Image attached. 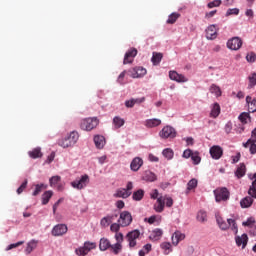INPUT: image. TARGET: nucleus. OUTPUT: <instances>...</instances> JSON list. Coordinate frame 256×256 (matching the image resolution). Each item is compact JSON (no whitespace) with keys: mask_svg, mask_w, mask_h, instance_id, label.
Instances as JSON below:
<instances>
[{"mask_svg":"<svg viewBox=\"0 0 256 256\" xmlns=\"http://www.w3.org/2000/svg\"><path fill=\"white\" fill-rule=\"evenodd\" d=\"M165 204L166 207H173V198L168 197L167 195H160L153 206L154 211L156 213H163L165 211Z\"/></svg>","mask_w":256,"mask_h":256,"instance_id":"f257e3e1","label":"nucleus"},{"mask_svg":"<svg viewBox=\"0 0 256 256\" xmlns=\"http://www.w3.org/2000/svg\"><path fill=\"white\" fill-rule=\"evenodd\" d=\"M77 141H79V133H77V131H72L64 138L58 140V145L59 147H63V149H68V147H73Z\"/></svg>","mask_w":256,"mask_h":256,"instance_id":"f03ea898","label":"nucleus"},{"mask_svg":"<svg viewBox=\"0 0 256 256\" xmlns=\"http://www.w3.org/2000/svg\"><path fill=\"white\" fill-rule=\"evenodd\" d=\"M216 221L222 231H227V229H229L230 227L235 235H237V233L239 232V229L237 228V222H235L234 219H227V222H225V220H223L221 216H217Z\"/></svg>","mask_w":256,"mask_h":256,"instance_id":"7ed1b4c3","label":"nucleus"},{"mask_svg":"<svg viewBox=\"0 0 256 256\" xmlns=\"http://www.w3.org/2000/svg\"><path fill=\"white\" fill-rule=\"evenodd\" d=\"M99 125L97 117L84 118L80 121L82 131H93Z\"/></svg>","mask_w":256,"mask_h":256,"instance_id":"20e7f679","label":"nucleus"},{"mask_svg":"<svg viewBox=\"0 0 256 256\" xmlns=\"http://www.w3.org/2000/svg\"><path fill=\"white\" fill-rule=\"evenodd\" d=\"M216 203H221V201H228L231 193L225 187H220L214 190Z\"/></svg>","mask_w":256,"mask_h":256,"instance_id":"39448f33","label":"nucleus"},{"mask_svg":"<svg viewBox=\"0 0 256 256\" xmlns=\"http://www.w3.org/2000/svg\"><path fill=\"white\" fill-rule=\"evenodd\" d=\"M161 139H175L177 137V131L172 126H164L159 132Z\"/></svg>","mask_w":256,"mask_h":256,"instance_id":"423d86ee","label":"nucleus"},{"mask_svg":"<svg viewBox=\"0 0 256 256\" xmlns=\"http://www.w3.org/2000/svg\"><path fill=\"white\" fill-rule=\"evenodd\" d=\"M87 185H89V175L87 174H84L80 179H76L71 182V187H73V189H78V191L85 189Z\"/></svg>","mask_w":256,"mask_h":256,"instance_id":"0eeeda50","label":"nucleus"},{"mask_svg":"<svg viewBox=\"0 0 256 256\" xmlns=\"http://www.w3.org/2000/svg\"><path fill=\"white\" fill-rule=\"evenodd\" d=\"M139 237H141V231L137 229L128 232L126 235V240L129 243V247H137V239H139Z\"/></svg>","mask_w":256,"mask_h":256,"instance_id":"6e6552de","label":"nucleus"},{"mask_svg":"<svg viewBox=\"0 0 256 256\" xmlns=\"http://www.w3.org/2000/svg\"><path fill=\"white\" fill-rule=\"evenodd\" d=\"M118 223H120L121 227H129L133 223V216L129 211H123L120 213Z\"/></svg>","mask_w":256,"mask_h":256,"instance_id":"1a4fd4ad","label":"nucleus"},{"mask_svg":"<svg viewBox=\"0 0 256 256\" xmlns=\"http://www.w3.org/2000/svg\"><path fill=\"white\" fill-rule=\"evenodd\" d=\"M243 46V40L239 37H233L227 42L228 49H231V51H239L241 47Z\"/></svg>","mask_w":256,"mask_h":256,"instance_id":"9d476101","label":"nucleus"},{"mask_svg":"<svg viewBox=\"0 0 256 256\" xmlns=\"http://www.w3.org/2000/svg\"><path fill=\"white\" fill-rule=\"evenodd\" d=\"M130 73V77H132V79H139L141 77H145V75H147V69L141 67V66H137L131 70H129Z\"/></svg>","mask_w":256,"mask_h":256,"instance_id":"9b49d317","label":"nucleus"},{"mask_svg":"<svg viewBox=\"0 0 256 256\" xmlns=\"http://www.w3.org/2000/svg\"><path fill=\"white\" fill-rule=\"evenodd\" d=\"M69 231V228L65 224H57L56 226L53 227L52 229V235L54 237H61L65 235Z\"/></svg>","mask_w":256,"mask_h":256,"instance_id":"f8f14e48","label":"nucleus"},{"mask_svg":"<svg viewBox=\"0 0 256 256\" xmlns=\"http://www.w3.org/2000/svg\"><path fill=\"white\" fill-rule=\"evenodd\" d=\"M169 78L171 79V81H176V83H187V81H189V79L185 77V75L179 74L175 70L169 71Z\"/></svg>","mask_w":256,"mask_h":256,"instance_id":"ddd939ff","label":"nucleus"},{"mask_svg":"<svg viewBox=\"0 0 256 256\" xmlns=\"http://www.w3.org/2000/svg\"><path fill=\"white\" fill-rule=\"evenodd\" d=\"M135 57H137V49L136 48L129 49L124 56L123 64L128 65L129 63H133Z\"/></svg>","mask_w":256,"mask_h":256,"instance_id":"4468645a","label":"nucleus"},{"mask_svg":"<svg viewBox=\"0 0 256 256\" xmlns=\"http://www.w3.org/2000/svg\"><path fill=\"white\" fill-rule=\"evenodd\" d=\"M210 155L212 159L219 160L223 157V148L219 145H214L210 148Z\"/></svg>","mask_w":256,"mask_h":256,"instance_id":"2eb2a0df","label":"nucleus"},{"mask_svg":"<svg viewBox=\"0 0 256 256\" xmlns=\"http://www.w3.org/2000/svg\"><path fill=\"white\" fill-rule=\"evenodd\" d=\"M217 25L212 24L206 28V39L209 41H213L214 39H217Z\"/></svg>","mask_w":256,"mask_h":256,"instance_id":"dca6fc26","label":"nucleus"},{"mask_svg":"<svg viewBox=\"0 0 256 256\" xmlns=\"http://www.w3.org/2000/svg\"><path fill=\"white\" fill-rule=\"evenodd\" d=\"M118 215L117 214H112V215H107L103 217L100 220V226L106 229V227H109L115 219H117Z\"/></svg>","mask_w":256,"mask_h":256,"instance_id":"f3484780","label":"nucleus"},{"mask_svg":"<svg viewBox=\"0 0 256 256\" xmlns=\"http://www.w3.org/2000/svg\"><path fill=\"white\" fill-rule=\"evenodd\" d=\"M161 237H163V230H161V228H155L149 235L150 241L153 242L160 241Z\"/></svg>","mask_w":256,"mask_h":256,"instance_id":"a211bd4d","label":"nucleus"},{"mask_svg":"<svg viewBox=\"0 0 256 256\" xmlns=\"http://www.w3.org/2000/svg\"><path fill=\"white\" fill-rule=\"evenodd\" d=\"M185 240V234L181 233V231H176L172 235V244L177 247L181 241Z\"/></svg>","mask_w":256,"mask_h":256,"instance_id":"6ab92c4d","label":"nucleus"},{"mask_svg":"<svg viewBox=\"0 0 256 256\" xmlns=\"http://www.w3.org/2000/svg\"><path fill=\"white\" fill-rule=\"evenodd\" d=\"M235 241L238 247L242 246V249H245V247H247V241H249V237L247 234H242L241 236H237Z\"/></svg>","mask_w":256,"mask_h":256,"instance_id":"aec40b11","label":"nucleus"},{"mask_svg":"<svg viewBox=\"0 0 256 256\" xmlns=\"http://www.w3.org/2000/svg\"><path fill=\"white\" fill-rule=\"evenodd\" d=\"M141 167H143V159L135 157L130 164L131 171H138Z\"/></svg>","mask_w":256,"mask_h":256,"instance_id":"412c9836","label":"nucleus"},{"mask_svg":"<svg viewBox=\"0 0 256 256\" xmlns=\"http://www.w3.org/2000/svg\"><path fill=\"white\" fill-rule=\"evenodd\" d=\"M144 125L148 129H153V127H159V125H161V119H157V118L147 119L144 122Z\"/></svg>","mask_w":256,"mask_h":256,"instance_id":"4be33fe9","label":"nucleus"},{"mask_svg":"<svg viewBox=\"0 0 256 256\" xmlns=\"http://www.w3.org/2000/svg\"><path fill=\"white\" fill-rule=\"evenodd\" d=\"M246 103L248 105L249 113H255L256 112V99L252 98L251 96H247Z\"/></svg>","mask_w":256,"mask_h":256,"instance_id":"5701e85b","label":"nucleus"},{"mask_svg":"<svg viewBox=\"0 0 256 256\" xmlns=\"http://www.w3.org/2000/svg\"><path fill=\"white\" fill-rule=\"evenodd\" d=\"M221 115V106L219 103H214L211 108L210 117L213 119H217V116Z\"/></svg>","mask_w":256,"mask_h":256,"instance_id":"b1692460","label":"nucleus"},{"mask_svg":"<svg viewBox=\"0 0 256 256\" xmlns=\"http://www.w3.org/2000/svg\"><path fill=\"white\" fill-rule=\"evenodd\" d=\"M28 155L31 159H41L43 157V152H41V148H34L32 151L28 152Z\"/></svg>","mask_w":256,"mask_h":256,"instance_id":"393cba45","label":"nucleus"},{"mask_svg":"<svg viewBox=\"0 0 256 256\" xmlns=\"http://www.w3.org/2000/svg\"><path fill=\"white\" fill-rule=\"evenodd\" d=\"M94 143L97 149H103L105 147V137L101 135L94 136Z\"/></svg>","mask_w":256,"mask_h":256,"instance_id":"a878e982","label":"nucleus"},{"mask_svg":"<svg viewBox=\"0 0 256 256\" xmlns=\"http://www.w3.org/2000/svg\"><path fill=\"white\" fill-rule=\"evenodd\" d=\"M132 192H128L125 190V188H120L116 191L114 194V197L122 198V199H127L128 197H131Z\"/></svg>","mask_w":256,"mask_h":256,"instance_id":"bb28decb","label":"nucleus"},{"mask_svg":"<svg viewBox=\"0 0 256 256\" xmlns=\"http://www.w3.org/2000/svg\"><path fill=\"white\" fill-rule=\"evenodd\" d=\"M100 251H107V249H111V242L107 238H101L99 243Z\"/></svg>","mask_w":256,"mask_h":256,"instance_id":"cd10ccee","label":"nucleus"},{"mask_svg":"<svg viewBox=\"0 0 256 256\" xmlns=\"http://www.w3.org/2000/svg\"><path fill=\"white\" fill-rule=\"evenodd\" d=\"M242 209H247L253 205V198L251 196H246L240 201Z\"/></svg>","mask_w":256,"mask_h":256,"instance_id":"c85d7f7f","label":"nucleus"},{"mask_svg":"<svg viewBox=\"0 0 256 256\" xmlns=\"http://www.w3.org/2000/svg\"><path fill=\"white\" fill-rule=\"evenodd\" d=\"M245 173H247V168L245 164L241 163L235 171V175L238 179H241V177H245Z\"/></svg>","mask_w":256,"mask_h":256,"instance_id":"c756f323","label":"nucleus"},{"mask_svg":"<svg viewBox=\"0 0 256 256\" xmlns=\"http://www.w3.org/2000/svg\"><path fill=\"white\" fill-rule=\"evenodd\" d=\"M162 59H163V53L153 52L152 58H151L153 65H159Z\"/></svg>","mask_w":256,"mask_h":256,"instance_id":"7c9ffc66","label":"nucleus"},{"mask_svg":"<svg viewBox=\"0 0 256 256\" xmlns=\"http://www.w3.org/2000/svg\"><path fill=\"white\" fill-rule=\"evenodd\" d=\"M113 125H114L115 129H121V127H123V125H125V119H123L119 116H115L113 118Z\"/></svg>","mask_w":256,"mask_h":256,"instance_id":"2f4dec72","label":"nucleus"},{"mask_svg":"<svg viewBox=\"0 0 256 256\" xmlns=\"http://www.w3.org/2000/svg\"><path fill=\"white\" fill-rule=\"evenodd\" d=\"M249 145H250V153H251V155H255V153H256V142H253V139H248V141L246 142V143H244L243 144V146L245 147V148H247V147H249Z\"/></svg>","mask_w":256,"mask_h":256,"instance_id":"473e14b6","label":"nucleus"},{"mask_svg":"<svg viewBox=\"0 0 256 256\" xmlns=\"http://www.w3.org/2000/svg\"><path fill=\"white\" fill-rule=\"evenodd\" d=\"M160 247L163 250L164 255H169V253H171L173 251V248H172L170 242H162L160 244Z\"/></svg>","mask_w":256,"mask_h":256,"instance_id":"72a5a7b5","label":"nucleus"},{"mask_svg":"<svg viewBox=\"0 0 256 256\" xmlns=\"http://www.w3.org/2000/svg\"><path fill=\"white\" fill-rule=\"evenodd\" d=\"M179 17H181V14L173 12L168 16L166 23H168V25H173L177 22V19H179Z\"/></svg>","mask_w":256,"mask_h":256,"instance_id":"f704fd0d","label":"nucleus"},{"mask_svg":"<svg viewBox=\"0 0 256 256\" xmlns=\"http://www.w3.org/2000/svg\"><path fill=\"white\" fill-rule=\"evenodd\" d=\"M51 197H53V191H51V190L45 191L42 194V205H47V203H49Z\"/></svg>","mask_w":256,"mask_h":256,"instance_id":"c9c22d12","label":"nucleus"},{"mask_svg":"<svg viewBox=\"0 0 256 256\" xmlns=\"http://www.w3.org/2000/svg\"><path fill=\"white\" fill-rule=\"evenodd\" d=\"M144 181H149L153 183V181H157V175L151 171H146L143 177Z\"/></svg>","mask_w":256,"mask_h":256,"instance_id":"e433bc0d","label":"nucleus"},{"mask_svg":"<svg viewBox=\"0 0 256 256\" xmlns=\"http://www.w3.org/2000/svg\"><path fill=\"white\" fill-rule=\"evenodd\" d=\"M143 197H145V191L143 189L135 191L132 195L134 201H141Z\"/></svg>","mask_w":256,"mask_h":256,"instance_id":"4c0bfd02","label":"nucleus"},{"mask_svg":"<svg viewBox=\"0 0 256 256\" xmlns=\"http://www.w3.org/2000/svg\"><path fill=\"white\" fill-rule=\"evenodd\" d=\"M248 89H253V87H255L256 85V73L253 72L248 76Z\"/></svg>","mask_w":256,"mask_h":256,"instance_id":"58836bf2","label":"nucleus"},{"mask_svg":"<svg viewBox=\"0 0 256 256\" xmlns=\"http://www.w3.org/2000/svg\"><path fill=\"white\" fill-rule=\"evenodd\" d=\"M121 249H123V246L120 243L110 245V251L111 253H114V255H119V253H121Z\"/></svg>","mask_w":256,"mask_h":256,"instance_id":"ea45409f","label":"nucleus"},{"mask_svg":"<svg viewBox=\"0 0 256 256\" xmlns=\"http://www.w3.org/2000/svg\"><path fill=\"white\" fill-rule=\"evenodd\" d=\"M34 249H37V241L35 240H31L30 242H28L27 247L25 249V252L27 254L31 253Z\"/></svg>","mask_w":256,"mask_h":256,"instance_id":"a19ab883","label":"nucleus"},{"mask_svg":"<svg viewBox=\"0 0 256 256\" xmlns=\"http://www.w3.org/2000/svg\"><path fill=\"white\" fill-rule=\"evenodd\" d=\"M210 93L216 95L217 97H221V88L215 84L210 86Z\"/></svg>","mask_w":256,"mask_h":256,"instance_id":"79ce46f5","label":"nucleus"},{"mask_svg":"<svg viewBox=\"0 0 256 256\" xmlns=\"http://www.w3.org/2000/svg\"><path fill=\"white\" fill-rule=\"evenodd\" d=\"M43 189H47V185L45 184H36L35 185V190L33 192V196L37 197V195H39V193H41V191H43Z\"/></svg>","mask_w":256,"mask_h":256,"instance_id":"37998d69","label":"nucleus"},{"mask_svg":"<svg viewBox=\"0 0 256 256\" xmlns=\"http://www.w3.org/2000/svg\"><path fill=\"white\" fill-rule=\"evenodd\" d=\"M238 119H239V121H241V123L246 124L247 121H249L251 119V116L249 115V113L243 112L239 115Z\"/></svg>","mask_w":256,"mask_h":256,"instance_id":"c03bdc74","label":"nucleus"},{"mask_svg":"<svg viewBox=\"0 0 256 256\" xmlns=\"http://www.w3.org/2000/svg\"><path fill=\"white\" fill-rule=\"evenodd\" d=\"M248 195L256 199V179L252 182L250 189L248 190Z\"/></svg>","mask_w":256,"mask_h":256,"instance_id":"a18cd8bd","label":"nucleus"},{"mask_svg":"<svg viewBox=\"0 0 256 256\" xmlns=\"http://www.w3.org/2000/svg\"><path fill=\"white\" fill-rule=\"evenodd\" d=\"M50 187H55L58 183H61V176H52L49 180Z\"/></svg>","mask_w":256,"mask_h":256,"instance_id":"49530a36","label":"nucleus"},{"mask_svg":"<svg viewBox=\"0 0 256 256\" xmlns=\"http://www.w3.org/2000/svg\"><path fill=\"white\" fill-rule=\"evenodd\" d=\"M76 255L78 256H85V255H89V252L87 251V249L85 248V246L79 247L75 250Z\"/></svg>","mask_w":256,"mask_h":256,"instance_id":"de8ad7c7","label":"nucleus"},{"mask_svg":"<svg viewBox=\"0 0 256 256\" xmlns=\"http://www.w3.org/2000/svg\"><path fill=\"white\" fill-rule=\"evenodd\" d=\"M191 160L194 165H199L201 163V156H199V152H194L191 156Z\"/></svg>","mask_w":256,"mask_h":256,"instance_id":"09e8293b","label":"nucleus"},{"mask_svg":"<svg viewBox=\"0 0 256 256\" xmlns=\"http://www.w3.org/2000/svg\"><path fill=\"white\" fill-rule=\"evenodd\" d=\"M197 219L198 221H200V223H205V221H207V212L205 211L198 212Z\"/></svg>","mask_w":256,"mask_h":256,"instance_id":"8fccbe9b","label":"nucleus"},{"mask_svg":"<svg viewBox=\"0 0 256 256\" xmlns=\"http://www.w3.org/2000/svg\"><path fill=\"white\" fill-rule=\"evenodd\" d=\"M162 155L166 157V159H173V150L171 148H166L163 150Z\"/></svg>","mask_w":256,"mask_h":256,"instance_id":"3c124183","label":"nucleus"},{"mask_svg":"<svg viewBox=\"0 0 256 256\" xmlns=\"http://www.w3.org/2000/svg\"><path fill=\"white\" fill-rule=\"evenodd\" d=\"M197 188V179L193 178L191 179L187 184V190L191 191L193 189Z\"/></svg>","mask_w":256,"mask_h":256,"instance_id":"603ef678","label":"nucleus"},{"mask_svg":"<svg viewBox=\"0 0 256 256\" xmlns=\"http://www.w3.org/2000/svg\"><path fill=\"white\" fill-rule=\"evenodd\" d=\"M84 247L86 248V251L89 253V251H92V249H96L97 244L95 242H85Z\"/></svg>","mask_w":256,"mask_h":256,"instance_id":"864d4df0","label":"nucleus"},{"mask_svg":"<svg viewBox=\"0 0 256 256\" xmlns=\"http://www.w3.org/2000/svg\"><path fill=\"white\" fill-rule=\"evenodd\" d=\"M221 3H222L221 0H214L212 2H209L207 4V7L208 9H213L214 7H221Z\"/></svg>","mask_w":256,"mask_h":256,"instance_id":"5fc2aeb1","label":"nucleus"},{"mask_svg":"<svg viewBox=\"0 0 256 256\" xmlns=\"http://www.w3.org/2000/svg\"><path fill=\"white\" fill-rule=\"evenodd\" d=\"M125 75H127V71L124 70V71L118 76L117 82H118L120 85H125V83H127V81H125Z\"/></svg>","mask_w":256,"mask_h":256,"instance_id":"6e6d98bb","label":"nucleus"},{"mask_svg":"<svg viewBox=\"0 0 256 256\" xmlns=\"http://www.w3.org/2000/svg\"><path fill=\"white\" fill-rule=\"evenodd\" d=\"M119 229H121V223H113L110 226V231H112V233H119Z\"/></svg>","mask_w":256,"mask_h":256,"instance_id":"4d7b16f0","label":"nucleus"},{"mask_svg":"<svg viewBox=\"0 0 256 256\" xmlns=\"http://www.w3.org/2000/svg\"><path fill=\"white\" fill-rule=\"evenodd\" d=\"M246 60L248 61V63H255L256 54L254 52H249L246 56Z\"/></svg>","mask_w":256,"mask_h":256,"instance_id":"13d9d810","label":"nucleus"},{"mask_svg":"<svg viewBox=\"0 0 256 256\" xmlns=\"http://www.w3.org/2000/svg\"><path fill=\"white\" fill-rule=\"evenodd\" d=\"M23 243H25V241H19V242H17V243L10 244V245L7 247V251H11V249H17V247H21V245H23Z\"/></svg>","mask_w":256,"mask_h":256,"instance_id":"bf43d9fd","label":"nucleus"},{"mask_svg":"<svg viewBox=\"0 0 256 256\" xmlns=\"http://www.w3.org/2000/svg\"><path fill=\"white\" fill-rule=\"evenodd\" d=\"M242 225L244 227H251V225H255V218L253 217L248 218L246 222L242 223Z\"/></svg>","mask_w":256,"mask_h":256,"instance_id":"052dcab7","label":"nucleus"},{"mask_svg":"<svg viewBox=\"0 0 256 256\" xmlns=\"http://www.w3.org/2000/svg\"><path fill=\"white\" fill-rule=\"evenodd\" d=\"M224 130H225V133H227V135H229V133H231V131H233V123L227 122L224 127Z\"/></svg>","mask_w":256,"mask_h":256,"instance_id":"680f3d73","label":"nucleus"},{"mask_svg":"<svg viewBox=\"0 0 256 256\" xmlns=\"http://www.w3.org/2000/svg\"><path fill=\"white\" fill-rule=\"evenodd\" d=\"M25 189H27V180H25L21 186L17 189V193L18 195H21V193H23V191H25Z\"/></svg>","mask_w":256,"mask_h":256,"instance_id":"e2e57ef3","label":"nucleus"},{"mask_svg":"<svg viewBox=\"0 0 256 256\" xmlns=\"http://www.w3.org/2000/svg\"><path fill=\"white\" fill-rule=\"evenodd\" d=\"M150 197L151 199H156V200L159 199V197H161V195H159V190L157 189L152 190L150 193Z\"/></svg>","mask_w":256,"mask_h":256,"instance_id":"0e129e2a","label":"nucleus"},{"mask_svg":"<svg viewBox=\"0 0 256 256\" xmlns=\"http://www.w3.org/2000/svg\"><path fill=\"white\" fill-rule=\"evenodd\" d=\"M193 151L191 149H186L184 152H183V155L182 157H184V159H189V157H192L193 156Z\"/></svg>","mask_w":256,"mask_h":256,"instance_id":"69168bd1","label":"nucleus"},{"mask_svg":"<svg viewBox=\"0 0 256 256\" xmlns=\"http://www.w3.org/2000/svg\"><path fill=\"white\" fill-rule=\"evenodd\" d=\"M239 13V8H232V9H228L226 12L227 17H229V15H237Z\"/></svg>","mask_w":256,"mask_h":256,"instance_id":"338daca9","label":"nucleus"},{"mask_svg":"<svg viewBox=\"0 0 256 256\" xmlns=\"http://www.w3.org/2000/svg\"><path fill=\"white\" fill-rule=\"evenodd\" d=\"M116 243H119L120 245L123 243V233H116L115 234Z\"/></svg>","mask_w":256,"mask_h":256,"instance_id":"774afa93","label":"nucleus"}]
</instances>
